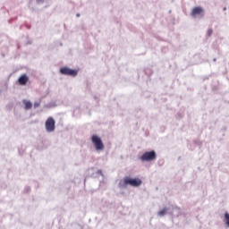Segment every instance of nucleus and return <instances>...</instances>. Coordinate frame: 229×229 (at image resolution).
I'll use <instances>...</instances> for the list:
<instances>
[{
    "mask_svg": "<svg viewBox=\"0 0 229 229\" xmlns=\"http://www.w3.org/2000/svg\"><path fill=\"white\" fill-rule=\"evenodd\" d=\"M77 17H80V14H77Z\"/></svg>",
    "mask_w": 229,
    "mask_h": 229,
    "instance_id": "14",
    "label": "nucleus"
},
{
    "mask_svg": "<svg viewBox=\"0 0 229 229\" xmlns=\"http://www.w3.org/2000/svg\"><path fill=\"white\" fill-rule=\"evenodd\" d=\"M38 4L44 3V0H36Z\"/></svg>",
    "mask_w": 229,
    "mask_h": 229,
    "instance_id": "13",
    "label": "nucleus"
},
{
    "mask_svg": "<svg viewBox=\"0 0 229 229\" xmlns=\"http://www.w3.org/2000/svg\"><path fill=\"white\" fill-rule=\"evenodd\" d=\"M38 106H40V103L35 102L34 103V108H38Z\"/></svg>",
    "mask_w": 229,
    "mask_h": 229,
    "instance_id": "12",
    "label": "nucleus"
},
{
    "mask_svg": "<svg viewBox=\"0 0 229 229\" xmlns=\"http://www.w3.org/2000/svg\"><path fill=\"white\" fill-rule=\"evenodd\" d=\"M23 104L25 105V110H31L33 104L30 101L23 100Z\"/></svg>",
    "mask_w": 229,
    "mask_h": 229,
    "instance_id": "8",
    "label": "nucleus"
},
{
    "mask_svg": "<svg viewBox=\"0 0 229 229\" xmlns=\"http://www.w3.org/2000/svg\"><path fill=\"white\" fill-rule=\"evenodd\" d=\"M61 74H64L65 76H76L78 74V71L70 69L68 67H63L60 69Z\"/></svg>",
    "mask_w": 229,
    "mask_h": 229,
    "instance_id": "5",
    "label": "nucleus"
},
{
    "mask_svg": "<svg viewBox=\"0 0 229 229\" xmlns=\"http://www.w3.org/2000/svg\"><path fill=\"white\" fill-rule=\"evenodd\" d=\"M140 160L141 162H153L157 160V152L155 150L144 152L140 157Z\"/></svg>",
    "mask_w": 229,
    "mask_h": 229,
    "instance_id": "2",
    "label": "nucleus"
},
{
    "mask_svg": "<svg viewBox=\"0 0 229 229\" xmlns=\"http://www.w3.org/2000/svg\"><path fill=\"white\" fill-rule=\"evenodd\" d=\"M212 33H214V30H212V29L208 30V31H207L208 37H211Z\"/></svg>",
    "mask_w": 229,
    "mask_h": 229,
    "instance_id": "11",
    "label": "nucleus"
},
{
    "mask_svg": "<svg viewBox=\"0 0 229 229\" xmlns=\"http://www.w3.org/2000/svg\"><path fill=\"white\" fill-rule=\"evenodd\" d=\"M91 141L94 144L97 151H103V149H105V145L103 144V140H101V138H99L98 135L94 134L91 137Z\"/></svg>",
    "mask_w": 229,
    "mask_h": 229,
    "instance_id": "3",
    "label": "nucleus"
},
{
    "mask_svg": "<svg viewBox=\"0 0 229 229\" xmlns=\"http://www.w3.org/2000/svg\"><path fill=\"white\" fill-rule=\"evenodd\" d=\"M28 81H30V78H28V76L26 74H23L19 78L20 85H26V83H28Z\"/></svg>",
    "mask_w": 229,
    "mask_h": 229,
    "instance_id": "7",
    "label": "nucleus"
},
{
    "mask_svg": "<svg viewBox=\"0 0 229 229\" xmlns=\"http://www.w3.org/2000/svg\"><path fill=\"white\" fill-rule=\"evenodd\" d=\"M225 225H227V226L229 227V214L228 213H225Z\"/></svg>",
    "mask_w": 229,
    "mask_h": 229,
    "instance_id": "9",
    "label": "nucleus"
},
{
    "mask_svg": "<svg viewBox=\"0 0 229 229\" xmlns=\"http://www.w3.org/2000/svg\"><path fill=\"white\" fill-rule=\"evenodd\" d=\"M55 118H53V116H49L45 123V128L47 131H48V133L55 131Z\"/></svg>",
    "mask_w": 229,
    "mask_h": 229,
    "instance_id": "4",
    "label": "nucleus"
},
{
    "mask_svg": "<svg viewBox=\"0 0 229 229\" xmlns=\"http://www.w3.org/2000/svg\"><path fill=\"white\" fill-rule=\"evenodd\" d=\"M203 13V9L201 7H194L191 11V17H196V15H201Z\"/></svg>",
    "mask_w": 229,
    "mask_h": 229,
    "instance_id": "6",
    "label": "nucleus"
},
{
    "mask_svg": "<svg viewBox=\"0 0 229 229\" xmlns=\"http://www.w3.org/2000/svg\"><path fill=\"white\" fill-rule=\"evenodd\" d=\"M166 214V208H163V210L158 211V216H164Z\"/></svg>",
    "mask_w": 229,
    "mask_h": 229,
    "instance_id": "10",
    "label": "nucleus"
},
{
    "mask_svg": "<svg viewBox=\"0 0 229 229\" xmlns=\"http://www.w3.org/2000/svg\"><path fill=\"white\" fill-rule=\"evenodd\" d=\"M141 185L142 180L140 178L125 177L124 179L122 180V182H120V186H122V188H126L127 186L139 188Z\"/></svg>",
    "mask_w": 229,
    "mask_h": 229,
    "instance_id": "1",
    "label": "nucleus"
}]
</instances>
